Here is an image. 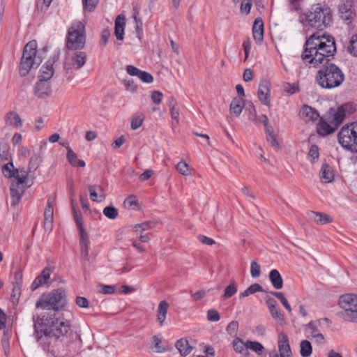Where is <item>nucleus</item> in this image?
<instances>
[{"label":"nucleus","mask_w":357,"mask_h":357,"mask_svg":"<svg viewBox=\"0 0 357 357\" xmlns=\"http://www.w3.org/2000/svg\"><path fill=\"white\" fill-rule=\"evenodd\" d=\"M33 320L36 339L44 349L51 352H53V350H50V339L65 336L71 328L70 321L55 312L45 313L36 319L33 317Z\"/></svg>","instance_id":"obj_1"},{"label":"nucleus","mask_w":357,"mask_h":357,"mask_svg":"<svg viewBox=\"0 0 357 357\" xmlns=\"http://www.w3.org/2000/svg\"><path fill=\"white\" fill-rule=\"evenodd\" d=\"M335 52L334 38L317 31L306 40L301 58L306 65L316 67L327 58L333 56Z\"/></svg>","instance_id":"obj_2"},{"label":"nucleus","mask_w":357,"mask_h":357,"mask_svg":"<svg viewBox=\"0 0 357 357\" xmlns=\"http://www.w3.org/2000/svg\"><path fill=\"white\" fill-rule=\"evenodd\" d=\"M3 175L8 178H13L10 185V205L15 207L19 204L25 190L30 186L26 185L28 172L24 169H15L12 161L2 167Z\"/></svg>","instance_id":"obj_3"},{"label":"nucleus","mask_w":357,"mask_h":357,"mask_svg":"<svg viewBox=\"0 0 357 357\" xmlns=\"http://www.w3.org/2000/svg\"><path fill=\"white\" fill-rule=\"evenodd\" d=\"M315 80L321 88L332 89L342 84L344 75L337 65L327 62L317 71Z\"/></svg>","instance_id":"obj_4"},{"label":"nucleus","mask_w":357,"mask_h":357,"mask_svg":"<svg viewBox=\"0 0 357 357\" xmlns=\"http://www.w3.org/2000/svg\"><path fill=\"white\" fill-rule=\"evenodd\" d=\"M303 23L305 26L322 31L332 20L331 9L321 4H315L303 14Z\"/></svg>","instance_id":"obj_5"},{"label":"nucleus","mask_w":357,"mask_h":357,"mask_svg":"<svg viewBox=\"0 0 357 357\" xmlns=\"http://www.w3.org/2000/svg\"><path fill=\"white\" fill-rule=\"evenodd\" d=\"M66 304V291L63 288H59L47 294H42L36 301V308L58 312L62 310Z\"/></svg>","instance_id":"obj_6"},{"label":"nucleus","mask_w":357,"mask_h":357,"mask_svg":"<svg viewBox=\"0 0 357 357\" xmlns=\"http://www.w3.org/2000/svg\"><path fill=\"white\" fill-rule=\"evenodd\" d=\"M86 43L85 26L79 21L72 23L68 29L66 38V48L77 51L83 49Z\"/></svg>","instance_id":"obj_7"},{"label":"nucleus","mask_w":357,"mask_h":357,"mask_svg":"<svg viewBox=\"0 0 357 357\" xmlns=\"http://www.w3.org/2000/svg\"><path fill=\"white\" fill-rule=\"evenodd\" d=\"M37 43L36 40L29 42L24 47L22 56L19 66L20 76L27 75L33 68H37L41 61L36 60Z\"/></svg>","instance_id":"obj_8"},{"label":"nucleus","mask_w":357,"mask_h":357,"mask_svg":"<svg viewBox=\"0 0 357 357\" xmlns=\"http://www.w3.org/2000/svg\"><path fill=\"white\" fill-rule=\"evenodd\" d=\"M337 139L344 149L357 153V122L344 126L338 132Z\"/></svg>","instance_id":"obj_9"},{"label":"nucleus","mask_w":357,"mask_h":357,"mask_svg":"<svg viewBox=\"0 0 357 357\" xmlns=\"http://www.w3.org/2000/svg\"><path fill=\"white\" fill-rule=\"evenodd\" d=\"M339 305L344 310L340 313V317L346 321L357 323V296L342 295L339 298Z\"/></svg>","instance_id":"obj_10"},{"label":"nucleus","mask_w":357,"mask_h":357,"mask_svg":"<svg viewBox=\"0 0 357 357\" xmlns=\"http://www.w3.org/2000/svg\"><path fill=\"white\" fill-rule=\"evenodd\" d=\"M86 58V52H75L66 59L63 68L67 71L72 69L79 70L85 65Z\"/></svg>","instance_id":"obj_11"},{"label":"nucleus","mask_w":357,"mask_h":357,"mask_svg":"<svg viewBox=\"0 0 357 357\" xmlns=\"http://www.w3.org/2000/svg\"><path fill=\"white\" fill-rule=\"evenodd\" d=\"M257 96L260 102L268 107L271 105V83L267 79H262L257 91Z\"/></svg>","instance_id":"obj_12"},{"label":"nucleus","mask_w":357,"mask_h":357,"mask_svg":"<svg viewBox=\"0 0 357 357\" xmlns=\"http://www.w3.org/2000/svg\"><path fill=\"white\" fill-rule=\"evenodd\" d=\"M347 107V105H343L339 107L336 110L331 109L328 114L329 123L336 128H338L345 118Z\"/></svg>","instance_id":"obj_13"},{"label":"nucleus","mask_w":357,"mask_h":357,"mask_svg":"<svg viewBox=\"0 0 357 357\" xmlns=\"http://www.w3.org/2000/svg\"><path fill=\"white\" fill-rule=\"evenodd\" d=\"M321 321H311L306 325V328L309 330V336L314 339L317 343L324 342V336L320 331Z\"/></svg>","instance_id":"obj_14"},{"label":"nucleus","mask_w":357,"mask_h":357,"mask_svg":"<svg viewBox=\"0 0 357 357\" xmlns=\"http://www.w3.org/2000/svg\"><path fill=\"white\" fill-rule=\"evenodd\" d=\"M52 93L51 84L48 82L38 80L34 87V94L36 97L45 99Z\"/></svg>","instance_id":"obj_15"},{"label":"nucleus","mask_w":357,"mask_h":357,"mask_svg":"<svg viewBox=\"0 0 357 357\" xmlns=\"http://www.w3.org/2000/svg\"><path fill=\"white\" fill-rule=\"evenodd\" d=\"M52 202L53 201L48 199L44 212V229L48 232H50L53 229L54 207Z\"/></svg>","instance_id":"obj_16"},{"label":"nucleus","mask_w":357,"mask_h":357,"mask_svg":"<svg viewBox=\"0 0 357 357\" xmlns=\"http://www.w3.org/2000/svg\"><path fill=\"white\" fill-rule=\"evenodd\" d=\"M51 268L46 267L42 272L35 278L31 285V291H34L40 286L50 283Z\"/></svg>","instance_id":"obj_17"},{"label":"nucleus","mask_w":357,"mask_h":357,"mask_svg":"<svg viewBox=\"0 0 357 357\" xmlns=\"http://www.w3.org/2000/svg\"><path fill=\"white\" fill-rule=\"evenodd\" d=\"M278 349L282 357H289L291 354L288 337L284 333L278 335Z\"/></svg>","instance_id":"obj_18"},{"label":"nucleus","mask_w":357,"mask_h":357,"mask_svg":"<svg viewBox=\"0 0 357 357\" xmlns=\"http://www.w3.org/2000/svg\"><path fill=\"white\" fill-rule=\"evenodd\" d=\"M4 121L6 126L19 128L22 126V121L20 115L14 112L10 111L4 116Z\"/></svg>","instance_id":"obj_19"},{"label":"nucleus","mask_w":357,"mask_h":357,"mask_svg":"<svg viewBox=\"0 0 357 357\" xmlns=\"http://www.w3.org/2000/svg\"><path fill=\"white\" fill-rule=\"evenodd\" d=\"M90 198L93 202H102L106 197V194L102 186L98 185H91L89 186Z\"/></svg>","instance_id":"obj_20"},{"label":"nucleus","mask_w":357,"mask_h":357,"mask_svg":"<svg viewBox=\"0 0 357 357\" xmlns=\"http://www.w3.org/2000/svg\"><path fill=\"white\" fill-rule=\"evenodd\" d=\"M337 128L333 126L331 123H328V122L324 120L323 118H321L320 121L317 126V132L319 135L324 137L333 133Z\"/></svg>","instance_id":"obj_21"},{"label":"nucleus","mask_w":357,"mask_h":357,"mask_svg":"<svg viewBox=\"0 0 357 357\" xmlns=\"http://www.w3.org/2000/svg\"><path fill=\"white\" fill-rule=\"evenodd\" d=\"M54 72L53 62L49 60L41 67L38 80L48 82L52 77Z\"/></svg>","instance_id":"obj_22"},{"label":"nucleus","mask_w":357,"mask_h":357,"mask_svg":"<svg viewBox=\"0 0 357 357\" xmlns=\"http://www.w3.org/2000/svg\"><path fill=\"white\" fill-rule=\"evenodd\" d=\"M300 115L305 121H314L319 117L317 111L308 105H304L302 107Z\"/></svg>","instance_id":"obj_23"},{"label":"nucleus","mask_w":357,"mask_h":357,"mask_svg":"<svg viewBox=\"0 0 357 357\" xmlns=\"http://www.w3.org/2000/svg\"><path fill=\"white\" fill-rule=\"evenodd\" d=\"M252 34L256 41L261 42L263 40L264 22L261 18L257 17L255 19L252 26Z\"/></svg>","instance_id":"obj_24"},{"label":"nucleus","mask_w":357,"mask_h":357,"mask_svg":"<svg viewBox=\"0 0 357 357\" xmlns=\"http://www.w3.org/2000/svg\"><path fill=\"white\" fill-rule=\"evenodd\" d=\"M67 154L66 158L68 162L74 167H84L86 163L84 160H80L77 158V154L73 151L70 146L66 147Z\"/></svg>","instance_id":"obj_25"},{"label":"nucleus","mask_w":357,"mask_h":357,"mask_svg":"<svg viewBox=\"0 0 357 357\" xmlns=\"http://www.w3.org/2000/svg\"><path fill=\"white\" fill-rule=\"evenodd\" d=\"M125 17L119 15L115 20L114 34L117 40H123Z\"/></svg>","instance_id":"obj_26"},{"label":"nucleus","mask_w":357,"mask_h":357,"mask_svg":"<svg viewBox=\"0 0 357 357\" xmlns=\"http://www.w3.org/2000/svg\"><path fill=\"white\" fill-rule=\"evenodd\" d=\"M334 176L332 167L326 163L323 164L320 170L321 181L325 183H331L334 180Z\"/></svg>","instance_id":"obj_27"},{"label":"nucleus","mask_w":357,"mask_h":357,"mask_svg":"<svg viewBox=\"0 0 357 357\" xmlns=\"http://www.w3.org/2000/svg\"><path fill=\"white\" fill-rule=\"evenodd\" d=\"M169 307V303L165 300L160 301L158 304L157 310V321L159 322L160 326L164 324Z\"/></svg>","instance_id":"obj_28"},{"label":"nucleus","mask_w":357,"mask_h":357,"mask_svg":"<svg viewBox=\"0 0 357 357\" xmlns=\"http://www.w3.org/2000/svg\"><path fill=\"white\" fill-rule=\"evenodd\" d=\"M269 280L275 289H280L283 287V279L276 269H273L269 273Z\"/></svg>","instance_id":"obj_29"},{"label":"nucleus","mask_w":357,"mask_h":357,"mask_svg":"<svg viewBox=\"0 0 357 357\" xmlns=\"http://www.w3.org/2000/svg\"><path fill=\"white\" fill-rule=\"evenodd\" d=\"M243 107V98L241 97L234 98L229 106L230 112L234 114L235 116H238L242 112Z\"/></svg>","instance_id":"obj_30"},{"label":"nucleus","mask_w":357,"mask_h":357,"mask_svg":"<svg viewBox=\"0 0 357 357\" xmlns=\"http://www.w3.org/2000/svg\"><path fill=\"white\" fill-rule=\"evenodd\" d=\"M175 347L182 356H186L192 349V347L190 346L188 340L183 338L176 341Z\"/></svg>","instance_id":"obj_31"},{"label":"nucleus","mask_w":357,"mask_h":357,"mask_svg":"<svg viewBox=\"0 0 357 357\" xmlns=\"http://www.w3.org/2000/svg\"><path fill=\"white\" fill-rule=\"evenodd\" d=\"M89 241L87 234L79 235V247L81 256L85 259H88L89 250Z\"/></svg>","instance_id":"obj_32"},{"label":"nucleus","mask_w":357,"mask_h":357,"mask_svg":"<svg viewBox=\"0 0 357 357\" xmlns=\"http://www.w3.org/2000/svg\"><path fill=\"white\" fill-rule=\"evenodd\" d=\"M264 289L262 286L258 283H255L248 287L245 291L239 294V298L241 299L245 297H248L257 292H263Z\"/></svg>","instance_id":"obj_33"},{"label":"nucleus","mask_w":357,"mask_h":357,"mask_svg":"<svg viewBox=\"0 0 357 357\" xmlns=\"http://www.w3.org/2000/svg\"><path fill=\"white\" fill-rule=\"evenodd\" d=\"M234 349L243 355L248 356L249 354L246 348V342H244L241 339L237 337L233 342Z\"/></svg>","instance_id":"obj_34"},{"label":"nucleus","mask_w":357,"mask_h":357,"mask_svg":"<svg viewBox=\"0 0 357 357\" xmlns=\"http://www.w3.org/2000/svg\"><path fill=\"white\" fill-rule=\"evenodd\" d=\"M156 222L154 221H146L141 224H137L134 226V231L137 234H141L144 231L148 230L155 227Z\"/></svg>","instance_id":"obj_35"},{"label":"nucleus","mask_w":357,"mask_h":357,"mask_svg":"<svg viewBox=\"0 0 357 357\" xmlns=\"http://www.w3.org/2000/svg\"><path fill=\"white\" fill-rule=\"evenodd\" d=\"M312 214L314 215V220L319 224L325 225L332 222L331 218L326 213L312 211Z\"/></svg>","instance_id":"obj_36"},{"label":"nucleus","mask_w":357,"mask_h":357,"mask_svg":"<svg viewBox=\"0 0 357 357\" xmlns=\"http://www.w3.org/2000/svg\"><path fill=\"white\" fill-rule=\"evenodd\" d=\"M246 348L247 350L251 349L258 355H261L264 351V347L260 342L250 340L246 341Z\"/></svg>","instance_id":"obj_37"},{"label":"nucleus","mask_w":357,"mask_h":357,"mask_svg":"<svg viewBox=\"0 0 357 357\" xmlns=\"http://www.w3.org/2000/svg\"><path fill=\"white\" fill-rule=\"evenodd\" d=\"M237 292V285L234 281H232L229 285L226 287L222 296V299H228L233 296Z\"/></svg>","instance_id":"obj_38"},{"label":"nucleus","mask_w":357,"mask_h":357,"mask_svg":"<svg viewBox=\"0 0 357 357\" xmlns=\"http://www.w3.org/2000/svg\"><path fill=\"white\" fill-rule=\"evenodd\" d=\"M301 355L302 357H308L312 352L311 343L308 340H303L301 342Z\"/></svg>","instance_id":"obj_39"},{"label":"nucleus","mask_w":357,"mask_h":357,"mask_svg":"<svg viewBox=\"0 0 357 357\" xmlns=\"http://www.w3.org/2000/svg\"><path fill=\"white\" fill-rule=\"evenodd\" d=\"M152 339L154 347L158 353H162L169 350L168 346L162 344V340L158 335H154Z\"/></svg>","instance_id":"obj_40"},{"label":"nucleus","mask_w":357,"mask_h":357,"mask_svg":"<svg viewBox=\"0 0 357 357\" xmlns=\"http://www.w3.org/2000/svg\"><path fill=\"white\" fill-rule=\"evenodd\" d=\"M74 220L79 229V235L87 234L84 228V222L81 212H75L73 214Z\"/></svg>","instance_id":"obj_41"},{"label":"nucleus","mask_w":357,"mask_h":357,"mask_svg":"<svg viewBox=\"0 0 357 357\" xmlns=\"http://www.w3.org/2000/svg\"><path fill=\"white\" fill-rule=\"evenodd\" d=\"M347 52L352 56L357 57V33L351 36L349 45L347 47Z\"/></svg>","instance_id":"obj_42"},{"label":"nucleus","mask_w":357,"mask_h":357,"mask_svg":"<svg viewBox=\"0 0 357 357\" xmlns=\"http://www.w3.org/2000/svg\"><path fill=\"white\" fill-rule=\"evenodd\" d=\"M99 0H82L83 9L84 12L91 13L94 11Z\"/></svg>","instance_id":"obj_43"},{"label":"nucleus","mask_w":357,"mask_h":357,"mask_svg":"<svg viewBox=\"0 0 357 357\" xmlns=\"http://www.w3.org/2000/svg\"><path fill=\"white\" fill-rule=\"evenodd\" d=\"M266 131V139L271 145L275 149L279 148V143L276 139V136L273 133V128H268Z\"/></svg>","instance_id":"obj_44"},{"label":"nucleus","mask_w":357,"mask_h":357,"mask_svg":"<svg viewBox=\"0 0 357 357\" xmlns=\"http://www.w3.org/2000/svg\"><path fill=\"white\" fill-rule=\"evenodd\" d=\"M103 214L109 219L114 220L118 217L119 211L113 206H109L104 208Z\"/></svg>","instance_id":"obj_45"},{"label":"nucleus","mask_w":357,"mask_h":357,"mask_svg":"<svg viewBox=\"0 0 357 357\" xmlns=\"http://www.w3.org/2000/svg\"><path fill=\"white\" fill-rule=\"evenodd\" d=\"M271 294L280 301L283 306L289 312H291V307L283 293L280 291H271Z\"/></svg>","instance_id":"obj_46"},{"label":"nucleus","mask_w":357,"mask_h":357,"mask_svg":"<svg viewBox=\"0 0 357 357\" xmlns=\"http://www.w3.org/2000/svg\"><path fill=\"white\" fill-rule=\"evenodd\" d=\"M139 15V10L137 7L133 8V19L136 24V31L138 35L141 34L142 33V26L143 23L142 21L138 18Z\"/></svg>","instance_id":"obj_47"},{"label":"nucleus","mask_w":357,"mask_h":357,"mask_svg":"<svg viewBox=\"0 0 357 357\" xmlns=\"http://www.w3.org/2000/svg\"><path fill=\"white\" fill-rule=\"evenodd\" d=\"M169 112L172 118V126L176 128L179 123V109L178 107L172 108Z\"/></svg>","instance_id":"obj_48"},{"label":"nucleus","mask_w":357,"mask_h":357,"mask_svg":"<svg viewBox=\"0 0 357 357\" xmlns=\"http://www.w3.org/2000/svg\"><path fill=\"white\" fill-rule=\"evenodd\" d=\"M271 317L277 321H283L284 316L281 313V311L278 306L273 308L268 309Z\"/></svg>","instance_id":"obj_49"},{"label":"nucleus","mask_w":357,"mask_h":357,"mask_svg":"<svg viewBox=\"0 0 357 357\" xmlns=\"http://www.w3.org/2000/svg\"><path fill=\"white\" fill-rule=\"evenodd\" d=\"M176 169L183 176H188L190 174L189 165L183 161H180L177 164Z\"/></svg>","instance_id":"obj_50"},{"label":"nucleus","mask_w":357,"mask_h":357,"mask_svg":"<svg viewBox=\"0 0 357 357\" xmlns=\"http://www.w3.org/2000/svg\"><path fill=\"white\" fill-rule=\"evenodd\" d=\"M125 206L131 208L139 205L137 197L134 195H129L124 201Z\"/></svg>","instance_id":"obj_51"},{"label":"nucleus","mask_w":357,"mask_h":357,"mask_svg":"<svg viewBox=\"0 0 357 357\" xmlns=\"http://www.w3.org/2000/svg\"><path fill=\"white\" fill-rule=\"evenodd\" d=\"M207 319L210 321H218L220 319L219 312L214 309H211L207 311Z\"/></svg>","instance_id":"obj_52"},{"label":"nucleus","mask_w":357,"mask_h":357,"mask_svg":"<svg viewBox=\"0 0 357 357\" xmlns=\"http://www.w3.org/2000/svg\"><path fill=\"white\" fill-rule=\"evenodd\" d=\"M22 282H23L22 272V271L18 270L14 273V280L13 281V285L22 287Z\"/></svg>","instance_id":"obj_53"},{"label":"nucleus","mask_w":357,"mask_h":357,"mask_svg":"<svg viewBox=\"0 0 357 357\" xmlns=\"http://www.w3.org/2000/svg\"><path fill=\"white\" fill-rule=\"evenodd\" d=\"M138 77L145 83L150 84L153 82V77L149 73L146 71L140 70V73H139Z\"/></svg>","instance_id":"obj_54"},{"label":"nucleus","mask_w":357,"mask_h":357,"mask_svg":"<svg viewBox=\"0 0 357 357\" xmlns=\"http://www.w3.org/2000/svg\"><path fill=\"white\" fill-rule=\"evenodd\" d=\"M250 273L253 278H258L260 275V266L255 261L251 262Z\"/></svg>","instance_id":"obj_55"},{"label":"nucleus","mask_w":357,"mask_h":357,"mask_svg":"<svg viewBox=\"0 0 357 357\" xmlns=\"http://www.w3.org/2000/svg\"><path fill=\"white\" fill-rule=\"evenodd\" d=\"M252 5V0H243L241 4V12L245 14L250 13Z\"/></svg>","instance_id":"obj_56"},{"label":"nucleus","mask_w":357,"mask_h":357,"mask_svg":"<svg viewBox=\"0 0 357 357\" xmlns=\"http://www.w3.org/2000/svg\"><path fill=\"white\" fill-rule=\"evenodd\" d=\"M238 328L237 321H231L227 326L226 331L229 335H236Z\"/></svg>","instance_id":"obj_57"},{"label":"nucleus","mask_w":357,"mask_h":357,"mask_svg":"<svg viewBox=\"0 0 357 357\" xmlns=\"http://www.w3.org/2000/svg\"><path fill=\"white\" fill-rule=\"evenodd\" d=\"M38 167V158L37 157L31 158L29 162L28 170L26 171V172H28V175L29 174V173L35 172L37 169Z\"/></svg>","instance_id":"obj_58"},{"label":"nucleus","mask_w":357,"mask_h":357,"mask_svg":"<svg viewBox=\"0 0 357 357\" xmlns=\"http://www.w3.org/2000/svg\"><path fill=\"white\" fill-rule=\"evenodd\" d=\"M0 156L7 160L9 155V146L6 142L0 143Z\"/></svg>","instance_id":"obj_59"},{"label":"nucleus","mask_w":357,"mask_h":357,"mask_svg":"<svg viewBox=\"0 0 357 357\" xmlns=\"http://www.w3.org/2000/svg\"><path fill=\"white\" fill-rule=\"evenodd\" d=\"M247 109L249 111L248 119L251 121H257V111L252 102H249Z\"/></svg>","instance_id":"obj_60"},{"label":"nucleus","mask_w":357,"mask_h":357,"mask_svg":"<svg viewBox=\"0 0 357 357\" xmlns=\"http://www.w3.org/2000/svg\"><path fill=\"white\" fill-rule=\"evenodd\" d=\"M308 155H309V157H310L312 159V160L318 159V158L319 156V148L317 145L313 144L310 146V149L309 153H308Z\"/></svg>","instance_id":"obj_61"},{"label":"nucleus","mask_w":357,"mask_h":357,"mask_svg":"<svg viewBox=\"0 0 357 357\" xmlns=\"http://www.w3.org/2000/svg\"><path fill=\"white\" fill-rule=\"evenodd\" d=\"M75 303L77 306L82 308L89 307V301L86 298L83 296H77L75 299Z\"/></svg>","instance_id":"obj_62"},{"label":"nucleus","mask_w":357,"mask_h":357,"mask_svg":"<svg viewBox=\"0 0 357 357\" xmlns=\"http://www.w3.org/2000/svg\"><path fill=\"white\" fill-rule=\"evenodd\" d=\"M151 100L155 105L161 102L162 98V93L159 91H154L151 96Z\"/></svg>","instance_id":"obj_63"},{"label":"nucleus","mask_w":357,"mask_h":357,"mask_svg":"<svg viewBox=\"0 0 357 357\" xmlns=\"http://www.w3.org/2000/svg\"><path fill=\"white\" fill-rule=\"evenodd\" d=\"M143 122V118L141 116H135L131 120V128L132 130H136L139 128Z\"/></svg>","instance_id":"obj_64"}]
</instances>
